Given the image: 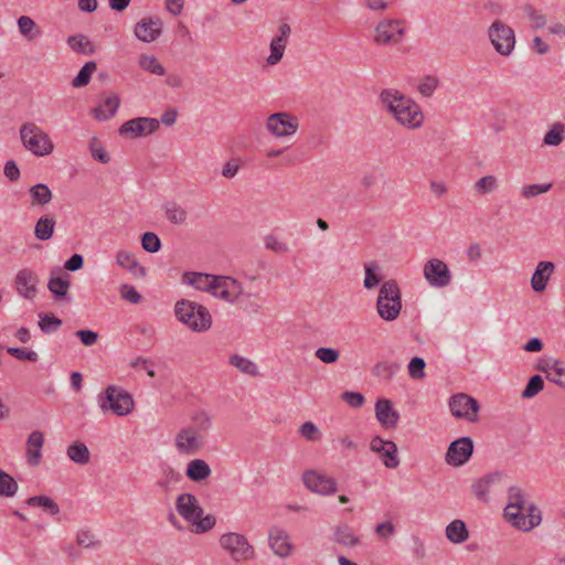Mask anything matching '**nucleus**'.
Returning <instances> with one entry per match:
<instances>
[{"label":"nucleus","mask_w":565,"mask_h":565,"mask_svg":"<svg viewBox=\"0 0 565 565\" xmlns=\"http://www.w3.org/2000/svg\"><path fill=\"white\" fill-rule=\"evenodd\" d=\"M213 427V417L205 411L191 415V423L180 428L173 437V446L181 456H194L206 445V438Z\"/></svg>","instance_id":"f257e3e1"},{"label":"nucleus","mask_w":565,"mask_h":565,"mask_svg":"<svg viewBox=\"0 0 565 565\" xmlns=\"http://www.w3.org/2000/svg\"><path fill=\"white\" fill-rule=\"evenodd\" d=\"M182 281L230 303H237L239 297L244 295L242 284L230 276L185 271L182 275Z\"/></svg>","instance_id":"f03ea898"},{"label":"nucleus","mask_w":565,"mask_h":565,"mask_svg":"<svg viewBox=\"0 0 565 565\" xmlns=\"http://www.w3.org/2000/svg\"><path fill=\"white\" fill-rule=\"evenodd\" d=\"M504 518L512 526L524 532L536 527L542 521L540 509L534 503H527L525 492L516 486L508 490Z\"/></svg>","instance_id":"7ed1b4c3"},{"label":"nucleus","mask_w":565,"mask_h":565,"mask_svg":"<svg viewBox=\"0 0 565 565\" xmlns=\"http://www.w3.org/2000/svg\"><path fill=\"white\" fill-rule=\"evenodd\" d=\"M380 99L395 120L407 129H417L424 122L420 107L411 98L396 89H384Z\"/></svg>","instance_id":"20e7f679"},{"label":"nucleus","mask_w":565,"mask_h":565,"mask_svg":"<svg viewBox=\"0 0 565 565\" xmlns=\"http://www.w3.org/2000/svg\"><path fill=\"white\" fill-rule=\"evenodd\" d=\"M174 316L193 332H205L212 327V316L207 308L189 299L175 302Z\"/></svg>","instance_id":"39448f33"},{"label":"nucleus","mask_w":565,"mask_h":565,"mask_svg":"<svg viewBox=\"0 0 565 565\" xmlns=\"http://www.w3.org/2000/svg\"><path fill=\"white\" fill-rule=\"evenodd\" d=\"M376 310L385 321H394L398 318L402 310V294L395 280L390 279L382 284L376 300Z\"/></svg>","instance_id":"423d86ee"},{"label":"nucleus","mask_w":565,"mask_h":565,"mask_svg":"<svg viewBox=\"0 0 565 565\" xmlns=\"http://www.w3.org/2000/svg\"><path fill=\"white\" fill-rule=\"evenodd\" d=\"M19 132L23 147L32 154L45 157L54 151V143L50 136L36 124L24 122Z\"/></svg>","instance_id":"0eeeda50"},{"label":"nucleus","mask_w":565,"mask_h":565,"mask_svg":"<svg viewBox=\"0 0 565 565\" xmlns=\"http://www.w3.org/2000/svg\"><path fill=\"white\" fill-rule=\"evenodd\" d=\"M98 404L103 413H113L117 416H126L134 411L132 396L124 388L109 385L98 395Z\"/></svg>","instance_id":"6e6552de"},{"label":"nucleus","mask_w":565,"mask_h":565,"mask_svg":"<svg viewBox=\"0 0 565 565\" xmlns=\"http://www.w3.org/2000/svg\"><path fill=\"white\" fill-rule=\"evenodd\" d=\"M220 546L231 556L234 562H245L255 557V550L245 535L236 532H228L221 535Z\"/></svg>","instance_id":"1a4fd4ad"},{"label":"nucleus","mask_w":565,"mask_h":565,"mask_svg":"<svg viewBox=\"0 0 565 565\" xmlns=\"http://www.w3.org/2000/svg\"><path fill=\"white\" fill-rule=\"evenodd\" d=\"M488 35L499 54L508 56L512 53L515 45V36L514 31L509 25L501 20H495L489 26Z\"/></svg>","instance_id":"9d476101"},{"label":"nucleus","mask_w":565,"mask_h":565,"mask_svg":"<svg viewBox=\"0 0 565 565\" xmlns=\"http://www.w3.org/2000/svg\"><path fill=\"white\" fill-rule=\"evenodd\" d=\"M449 408L456 418H462L470 423H476L479 419L480 404L466 393L454 394L449 398Z\"/></svg>","instance_id":"9b49d317"},{"label":"nucleus","mask_w":565,"mask_h":565,"mask_svg":"<svg viewBox=\"0 0 565 565\" xmlns=\"http://www.w3.org/2000/svg\"><path fill=\"white\" fill-rule=\"evenodd\" d=\"M301 479L305 487L312 493L326 497L338 491L335 479L318 470L309 469L303 471Z\"/></svg>","instance_id":"f8f14e48"},{"label":"nucleus","mask_w":565,"mask_h":565,"mask_svg":"<svg viewBox=\"0 0 565 565\" xmlns=\"http://www.w3.org/2000/svg\"><path fill=\"white\" fill-rule=\"evenodd\" d=\"M423 275L429 286L445 288L450 285L452 275L447 264L439 258L428 259L423 267Z\"/></svg>","instance_id":"ddd939ff"},{"label":"nucleus","mask_w":565,"mask_h":565,"mask_svg":"<svg viewBox=\"0 0 565 565\" xmlns=\"http://www.w3.org/2000/svg\"><path fill=\"white\" fill-rule=\"evenodd\" d=\"M298 128V118L289 113H275L268 116L266 120V129L277 138L292 136Z\"/></svg>","instance_id":"4468645a"},{"label":"nucleus","mask_w":565,"mask_h":565,"mask_svg":"<svg viewBox=\"0 0 565 565\" xmlns=\"http://www.w3.org/2000/svg\"><path fill=\"white\" fill-rule=\"evenodd\" d=\"M473 454V441L470 437H460L454 440L445 455V460L452 467L465 465Z\"/></svg>","instance_id":"2eb2a0df"},{"label":"nucleus","mask_w":565,"mask_h":565,"mask_svg":"<svg viewBox=\"0 0 565 565\" xmlns=\"http://www.w3.org/2000/svg\"><path fill=\"white\" fill-rule=\"evenodd\" d=\"M401 20H383L375 28L374 41L381 45L395 44L401 41L405 34V29Z\"/></svg>","instance_id":"dca6fc26"},{"label":"nucleus","mask_w":565,"mask_h":565,"mask_svg":"<svg viewBox=\"0 0 565 565\" xmlns=\"http://www.w3.org/2000/svg\"><path fill=\"white\" fill-rule=\"evenodd\" d=\"M505 479L501 472L490 473L472 483V492L479 500L488 502L491 493L503 490Z\"/></svg>","instance_id":"f3484780"},{"label":"nucleus","mask_w":565,"mask_h":565,"mask_svg":"<svg viewBox=\"0 0 565 565\" xmlns=\"http://www.w3.org/2000/svg\"><path fill=\"white\" fill-rule=\"evenodd\" d=\"M160 121L154 118L138 117L126 121L119 128L121 136H130L131 138L147 136L159 129Z\"/></svg>","instance_id":"a211bd4d"},{"label":"nucleus","mask_w":565,"mask_h":565,"mask_svg":"<svg viewBox=\"0 0 565 565\" xmlns=\"http://www.w3.org/2000/svg\"><path fill=\"white\" fill-rule=\"evenodd\" d=\"M268 543L273 553L280 558L291 556L295 550L288 532L277 525L269 529Z\"/></svg>","instance_id":"6ab92c4d"},{"label":"nucleus","mask_w":565,"mask_h":565,"mask_svg":"<svg viewBox=\"0 0 565 565\" xmlns=\"http://www.w3.org/2000/svg\"><path fill=\"white\" fill-rule=\"evenodd\" d=\"M163 21L159 17H145L135 25L134 33L142 42L150 43L162 34Z\"/></svg>","instance_id":"aec40b11"},{"label":"nucleus","mask_w":565,"mask_h":565,"mask_svg":"<svg viewBox=\"0 0 565 565\" xmlns=\"http://www.w3.org/2000/svg\"><path fill=\"white\" fill-rule=\"evenodd\" d=\"M175 509L178 513L190 523L203 515V509L199 504L196 497L192 493H181L178 495Z\"/></svg>","instance_id":"412c9836"},{"label":"nucleus","mask_w":565,"mask_h":565,"mask_svg":"<svg viewBox=\"0 0 565 565\" xmlns=\"http://www.w3.org/2000/svg\"><path fill=\"white\" fill-rule=\"evenodd\" d=\"M291 33V28L287 23L279 25V35L275 36L270 42V55L267 57L269 65H276L284 55L286 43Z\"/></svg>","instance_id":"4be33fe9"},{"label":"nucleus","mask_w":565,"mask_h":565,"mask_svg":"<svg viewBox=\"0 0 565 565\" xmlns=\"http://www.w3.org/2000/svg\"><path fill=\"white\" fill-rule=\"evenodd\" d=\"M116 264L128 270L135 278L140 279L147 275L146 268L138 262L135 254L129 250H118L116 254Z\"/></svg>","instance_id":"5701e85b"},{"label":"nucleus","mask_w":565,"mask_h":565,"mask_svg":"<svg viewBox=\"0 0 565 565\" xmlns=\"http://www.w3.org/2000/svg\"><path fill=\"white\" fill-rule=\"evenodd\" d=\"M376 419L386 428H394L399 419V414L393 408L390 399L380 398L375 404Z\"/></svg>","instance_id":"b1692460"},{"label":"nucleus","mask_w":565,"mask_h":565,"mask_svg":"<svg viewBox=\"0 0 565 565\" xmlns=\"http://www.w3.org/2000/svg\"><path fill=\"white\" fill-rule=\"evenodd\" d=\"M38 277L30 269H22L17 274L15 286L18 292L24 298H32L36 292Z\"/></svg>","instance_id":"393cba45"},{"label":"nucleus","mask_w":565,"mask_h":565,"mask_svg":"<svg viewBox=\"0 0 565 565\" xmlns=\"http://www.w3.org/2000/svg\"><path fill=\"white\" fill-rule=\"evenodd\" d=\"M554 264L552 262H540L531 278V287L536 292H542L546 289V285L554 271Z\"/></svg>","instance_id":"a878e982"},{"label":"nucleus","mask_w":565,"mask_h":565,"mask_svg":"<svg viewBox=\"0 0 565 565\" xmlns=\"http://www.w3.org/2000/svg\"><path fill=\"white\" fill-rule=\"evenodd\" d=\"M332 541L345 547H355L361 543L360 537L347 523H340L333 527Z\"/></svg>","instance_id":"bb28decb"},{"label":"nucleus","mask_w":565,"mask_h":565,"mask_svg":"<svg viewBox=\"0 0 565 565\" xmlns=\"http://www.w3.org/2000/svg\"><path fill=\"white\" fill-rule=\"evenodd\" d=\"M43 444V433L34 430L29 435L26 440V459L30 466L35 467L40 463Z\"/></svg>","instance_id":"cd10ccee"},{"label":"nucleus","mask_w":565,"mask_h":565,"mask_svg":"<svg viewBox=\"0 0 565 565\" xmlns=\"http://www.w3.org/2000/svg\"><path fill=\"white\" fill-rule=\"evenodd\" d=\"M212 473L211 467L203 459H192L188 462L185 469V476L193 482H202L210 478Z\"/></svg>","instance_id":"c85d7f7f"},{"label":"nucleus","mask_w":565,"mask_h":565,"mask_svg":"<svg viewBox=\"0 0 565 565\" xmlns=\"http://www.w3.org/2000/svg\"><path fill=\"white\" fill-rule=\"evenodd\" d=\"M120 105L118 95L110 94L106 96L100 105L93 109V116L98 120H106L113 117Z\"/></svg>","instance_id":"c756f323"},{"label":"nucleus","mask_w":565,"mask_h":565,"mask_svg":"<svg viewBox=\"0 0 565 565\" xmlns=\"http://www.w3.org/2000/svg\"><path fill=\"white\" fill-rule=\"evenodd\" d=\"M447 540L452 544H462L469 539V531L462 520H452L445 529Z\"/></svg>","instance_id":"7c9ffc66"},{"label":"nucleus","mask_w":565,"mask_h":565,"mask_svg":"<svg viewBox=\"0 0 565 565\" xmlns=\"http://www.w3.org/2000/svg\"><path fill=\"white\" fill-rule=\"evenodd\" d=\"M66 455L70 460L81 466H85L90 461L88 447L79 440L74 441L67 447Z\"/></svg>","instance_id":"2f4dec72"},{"label":"nucleus","mask_w":565,"mask_h":565,"mask_svg":"<svg viewBox=\"0 0 565 565\" xmlns=\"http://www.w3.org/2000/svg\"><path fill=\"white\" fill-rule=\"evenodd\" d=\"M540 371L546 373V379L565 390V366L561 361H554L551 366H539Z\"/></svg>","instance_id":"473e14b6"},{"label":"nucleus","mask_w":565,"mask_h":565,"mask_svg":"<svg viewBox=\"0 0 565 565\" xmlns=\"http://www.w3.org/2000/svg\"><path fill=\"white\" fill-rule=\"evenodd\" d=\"M55 220L52 215L41 216L34 227V236L40 241H47L53 236Z\"/></svg>","instance_id":"72a5a7b5"},{"label":"nucleus","mask_w":565,"mask_h":565,"mask_svg":"<svg viewBox=\"0 0 565 565\" xmlns=\"http://www.w3.org/2000/svg\"><path fill=\"white\" fill-rule=\"evenodd\" d=\"M163 211L167 220L174 224H184L188 217V213L184 207L175 202H168L163 205Z\"/></svg>","instance_id":"f704fd0d"},{"label":"nucleus","mask_w":565,"mask_h":565,"mask_svg":"<svg viewBox=\"0 0 565 565\" xmlns=\"http://www.w3.org/2000/svg\"><path fill=\"white\" fill-rule=\"evenodd\" d=\"M29 193L32 198L31 206L45 205L50 203L53 198L52 191L44 183H38L31 186Z\"/></svg>","instance_id":"c9c22d12"},{"label":"nucleus","mask_w":565,"mask_h":565,"mask_svg":"<svg viewBox=\"0 0 565 565\" xmlns=\"http://www.w3.org/2000/svg\"><path fill=\"white\" fill-rule=\"evenodd\" d=\"M25 503L30 507L42 508L52 516H56L60 513L58 504L53 499L46 495L30 497L29 499H26Z\"/></svg>","instance_id":"e433bc0d"},{"label":"nucleus","mask_w":565,"mask_h":565,"mask_svg":"<svg viewBox=\"0 0 565 565\" xmlns=\"http://www.w3.org/2000/svg\"><path fill=\"white\" fill-rule=\"evenodd\" d=\"M228 363L243 374L249 376H256L258 374L257 365L252 360L239 354H232L228 359Z\"/></svg>","instance_id":"4c0bfd02"},{"label":"nucleus","mask_w":565,"mask_h":565,"mask_svg":"<svg viewBox=\"0 0 565 565\" xmlns=\"http://www.w3.org/2000/svg\"><path fill=\"white\" fill-rule=\"evenodd\" d=\"M67 44L73 51L81 54H93L95 52L94 43L84 34L68 36Z\"/></svg>","instance_id":"58836bf2"},{"label":"nucleus","mask_w":565,"mask_h":565,"mask_svg":"<svg viewBox=\"0 0 565 565\" xmlns=\"http://www.w3.org/2000/svg\"><path fill=\"white\" fill-rule=\"evenodd\" d=\"M139 66L151 74L162 76L166 74L164 66L154 55L141 54L138 61Z\"/></svg>","instance_id":"ea45409f"},{"label":"nucleus","mask_w":565,"mask_h":565,"mask_svg":"<svg viewBox=\"0 0 565 565\" xmlns=\"http://www.w3.org/2000/svg\"><path fill=\"white\" fill-rule=\"evenodd\" d=\"M20 33L28 40L33 41L40 36L41 30L36 26L35 22L26 15H22L18 20Z\"/></svg>","instance_id":"a19ab883"},{"label":"nucleus","mask_w":565,"mask_h":565,"mask_svg":"<svg viewBox=\"0 0 565 565\" xmlns=\"http://www.w3.org/2000/svg\"><path fill=\"white\" fill-rule=\"evenodd\" d=\"M565 138V125L557 121L554 122L548 131L545 134L543 142L546 146L556 147L559 146Z\"/></svg>","instance_id":"79ce46f5"},{"label":"nucleus","mask_w":565,"mask_h":565,"mask_svg":"<svg viewBox=\"0 0 565 565\" xmlns=\"http://www.w3.org/2000/svg\"><path fill=\"white\" fill-rule=\"evenodd\" d=\"M399 370V365L396 363L379 362L373 367V374L384 381H390Z\"/></svg>","instance_id":"37998d69"},{"label":"nucleus","mask_w":565,"mask_h":565,"mask_svg":"<svg viewBox=\"0 0 565 565\" xmlns=\"http://www.w3.org/2000/svg\"><path fill=\"white\" fill-rule=\"evenodd\" d=\"M398 449L394 441H388L386 448L382 451L381 459L386 468L395 469L399 465L397 456Z\"/></svg>","instance_id":"c03bdc74"},{"label":"nucleus","mask_w":565,"mask_h":565,"mask_svg":"<svg viewBox=\"0 0 565 565\" xmlns=\"http://www.w3.org/2000/svg\"><path fill=\"white\" fill-rule=\"evenodd\" d=\"M97 65L95 62L90 61L85 63V65L79 70L78 74L74 77L72 85L74 87H83L86 86L93 73L96 71Z\"/></svg>","instance_id":"a18cd8bd"},{"label":"nucleus","mask_w":565,"mask_h":565,"mask_svg":"<svg viewBox=\"0 0 565 565\" xmlns=\"http://www.w3.org/2000/svg\"><path fill=\"white\" fill-rule=\"evenodd\" d=\"M70 285V280L66 278L51 277L47 288L56 298H63L67 295Z\"/></svg>","instance_id":"49530a36"},{"label":"nucleus","mask_w":565,"mask_h":565,"mask_svg":"<svg viewBox=\"0 0 565 565\" xmlns=\"http://www.w3.org/2000/svg\"><path fill=\"white\" fill-rule=\"evenodd\" d=\"M62 326V320L53 313L40 315L39 327L44 333L56 331Z\"/></svg>","instance_id":"de8ad7c7"},{"label":"nucleus","mask_w":565,"mask_h":565,"mask_svg":"<svg viewBox=\"0 0 565 565\" xmlns=\"http://www.w3.org/2000/svg\"><path fill=\"white\" fill-rule=\"evenodd\" d=\"M544 387V381L541 375H533L530 377L521 396L523 398H532L537 395Z\"/></svg>","instance_id":"09e8293b"},{"label":"nucleus","mask_w":565,"mask_h":565,"mask_svg":"<svg viewBox=\"0 0 565 565\" xmlns=\"http://www.w3.org/2000/svg\"><path fill=\"white\" fill-rule=\"evenodd\" d=\"M365 269V278H364V287L366 289H372L376 287L380 281L381 277L377 275V270L380 269V266L376 263H370L364 266Z\"/></svg>","instance_id":"8fccbe9b"},{"label":"nucleus","mask_w":565,"mask_h":565,"mask_svg":"<svg viewBox=\"0 0 565 565\" xmlns=\"http://www.w3.org/2000/svg\"><path fill=\"white\" fill-rule=\"evenodd\" d=\"M315 356L324 364H334L340 359V351L334 348H318Z\"/></svg>","instance_id":"3c124183"},{"label":"nucleus","mask_w":565,"mask_h":565,"mask_svg":"<svg viewBox=\"0 0 565 565\" xmlns=\"http://www.w3.org/2000/svg\"><path fill=\"white\" fill-rule=\"evenodd\" d=\"M498 189V180L494 175H486L475 183V190L479 194H489Z\"/></svg>","instance_id":"603ef678"},{"label":"nucleus","mask_w":565,"mask_h":565,"mask_svg":"<svg viewBox=\"0 0 565 565\" xmlns=\"http://www.w3.org/2000/svg\"><path fill=\"white\" fill-rule=\"evenodd\" d=\"M524 12L531 21V28L534 30L543 29L546 25V18L543 13L534 9L532 6L526 4Z\"/></svg>","instance_id":"864d4df0"},{"label":"nucleus","mask_w":565,"mask_h":565,"mask_svg":"<svg viewBox=\"0 0 565 565\" xmlns=\"http://www.w3.org/2000/svg\"><path fill=\"white\" fill-rule=\"evenodd\" d=\"M89 150L92 153V157L102 162V163H108L110 161V157L106 152L103 145L99 142V140L96 137H93L89 141Z\"/></svg>","instance_id":"5fc2aeb1"},{"label":"nucleus","mask_w":565,"mask_h":565,"mask_svg":"<svg viewBox=\"0 0 565 565\" xmlns=\"http://www.w3.org/2000/svg\"><path fill=\"white\" fill-rule=\"evenodd\" d=\"M141 246L146 252L157 253L161 248V241L157 234L152 232H146L141 236Z\"/></svg>","instance_id":"6e6d98bb"},{"label":"nucleus","mask_w":565,"mask_h":565,"mask_svg":"<svg viewBox=\"0 0 565 565\" xmlns=\"http://www.w3.org/2000/svg\"><path fill=\"white\" fill-rule=\"evenodd\" d=\"M426 363L424 359L415 356L408 363V373L413 380H422L425 376Z\"/></svg>","instance_id":"4d7b16f0"},{"label":"nucleus","mask_w":565,"mask_h":565,"mask_svg":"<svg viewBox=\"0 0 565 565\" xmlns=\"http://www.w3.org/2000/svg\"><path fill=\"white\" fill-rule=\"evenodd\" d=\"M7 352L21 361L36 362L39 359V355L35 351L28 350L24 348H8Z\"/></svg>","instance_id":"13d9d810"},{"label":"nucleus","mask_w":565,"mask_h":565,"mask_svg":"<svg viewBox=\"0 0 565 565\" xmlns=\"http://www.w3.org/2000/svg\"><path fill=\"white\" fill-rule=\"evenodd\" d=\"M551 188H552V183L530 184V185H524L522 188L521 192L525 199H531V198H535L542 193H546L547 191L551 190Z\"/></svg>","instance_id":"bf43d9fd"},{"label":"nucleus","mask_w":565,"mask_h":565,"mask_svg":"<svg viewBox=\"0 0 565 565\" xmlns=\"http://www.w3.org/2000/svg\"><path fill=\"white\" fill-rule=\"evenodd\" d=\"M216 519L211 514H207L205 516L201 515L200 519L192 522V524L195 526L194 532L198 534L210 531L211 529L214 527Z\"/></svg>","instance_id":"052dcab7"},{"label":"nucleus","mask_w":565,"mask_h":565,"mask_svg":"<svg viewBox=\"0 0 565 565\" xmlns=\"http://www.w3.org/2000/svg\"><path fill=\"white\" fill-rule=\"evenodd\" d=\"M299 433L309 441H317L321 436L320 430L312 422L303 423L299 428Z\"/></svg>","instance_id":"680f3d73"},{"label":"nucleus","mask_w":565,"mask_h":565,"mask_svg":"<svg viewBox=\"0 0 565 565\" xmlns=\"http://www.w3.org/2000/svg\"><path fill=\"white\" fill-rule=\"evenodd\" d=\"M163 479L157 482V486L161 489H168L170 483L178 482L181 476L171 467H167L162 470Z\"/></svg>","instance_id":"e2e57ef3"},{"label":"nucleus","mask_w":565,"mask_h":565,"mask_svg":"<svg viewBox=\"0 0 565 565\" xmlns=\"http://www.w3.org/2000/svg\"><path fill=\"white\" fill-rule=\"evenodd\" d=\"M19 486L12 476L2 471V497H13Z\"/></svg>","instance_id":"0e129e2a"},{"label":"nucleus","mask_w":565,"mask_h":565,"mask_svg":"<svg viewBox=\"0 0 565 565\" xmlns=\"http://www.w3.org/2000/svg\"><path fill=\"white\" fill-rule=\"evenodd\" d=\"M119 291L120 296L130 303H139L141 300V295L130 285H121Z\"/></svg>","instance_id":"69168bd1"},{"label":"nucleus","mask_w":565,"mask_h":565,"mask_svg":"<svg viewBox=\"0 0 565 565\" xmlns=\"http://www.w3.org/2000/svg\"><path fill=\"white\" fill-rule=\"evenodd\" d=\"M341 398L349 404L351 407L359 408L363 406L365 398L361 393L358 392H343Z\"/></svg>","instance_id":"338daca9"},{"label":"nucleus","mask_w":565,"mask_h":565,"mask_svg":"<svg viewBox=\"0 0 565 565\" xmlns=\"http://www.w3.org/2000/svg\"><path fill=\"white\" fill-rule=\"evenodd\" d=\"M438 85V81L435 77H425L418 86L419 93L425 97H430Z\"/></svg>","instance_id":"774afa93"}]
</instances>
